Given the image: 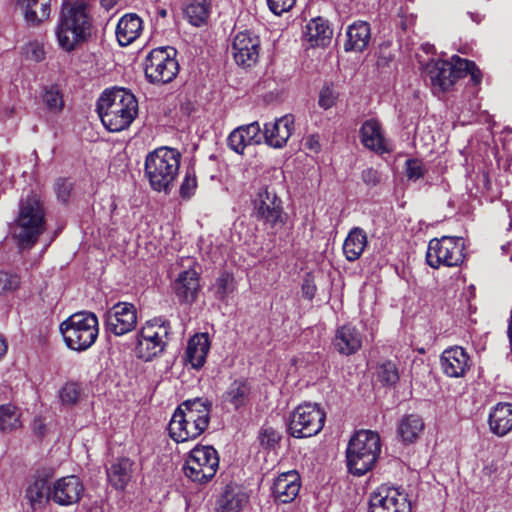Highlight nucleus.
Masks as SVG:
<instances>
[{
    "instance_id": "obj_1",
    "label": "nucleus",
    "mask_w": 512,
    "mask_h": 512,
    "mask_svg": "<svg viewBox=\"0 0 512 512\" xmlns=\"http://www.w3.org/2000/svg\"><path fill=\"white\" fill-rule=\"evenodd\" d=\"M212 403L204 398L188 399L175 410L169 425V435L177 443L199 437L208 427Z\"/></svg>"
},
{
    "instance_id": "obj_2",
    "label": "nucleus",
    "mask_w": 512,
    "mask_h": 512,
    "mask_svg": "<svg viewBox=\"0 0 512 512\" xmlns=\"http://www.w3.org/2000/svg\"><path fill=\"white\" fill-rule=\"evenodd\" d=\"M97 112L103 125L111 132L128 128L138 113L135 96L124 88L106 90L97 102Z\"/></svg>"
},
{
    "instance_id": "obj_3",
    "label": "nucleus",
    "mask_w": 512,
    "mask_h": 512,
    "mask_svg": "<svg viewBox=\"0 0 512 512\" xmlns=\"http://www.w3.org/2000/svg\"><path fill=\"white\" fill-rule=\"evenodd\" d=\"M45 231V212L35 195L21 199L19 212L10 226V234L19 250H30Z\"/></svg>"
},
{
    "instance_id": "obj_4",
    "label": "nucleus",
    "mask_w": 512,
    "mask_h": 512,
    "mask_svg": "<svg viewBox=\"0 0 512 512\" xmlns=\"http://www.w3.org/2000/svg\"><path fill=\"white\" fill-rule=\"evenodd\" d=\"M92 27V18L84 3L65 5L55 29L60 48L66 52L75 50L91 37Z\"/></svg>"
},
{
    "instance_id": "obj_5",
    "label": "nucleus",
    "mask_w": 512,
    "mask_h": 512,
    "mask_svg": "<svg viewBox=\"0 0 512 512\" xmlns=\"http://www.w3.org/2000/svg\"><path fill=\"white\" fill-rule=\"evenodd\" d=\"M181 154L169 147L150 152L145 159V175L153 190L168 193L178 175Z\"/></svg>"
},
{
    "instance_id": "obj_6",
    "label": "nucleus",
    "mask_w": 512,
    "mask_h": 512,
    "mask_svg": "<svg viewBox=\"0 0 512 512\" xmlns=\"http://www.w3.org/2000/svg\"><path fill=\"white\" fill-rule=\"evenodd\" d=\"M381 451L380 436L371 430L357 431L346 450L347 468L350 473L362 476L370 471Z\"/></svg>"
},
{
    "instance_id": "obj_7",
    "label": "nucleus",
    "mask_w": 512,
    "mask_h": 512,
    "mask_svg": "<svg viewBox=\"0 0 512 512\" xmlns=\"http://www.w3.org/2000/svg\"><path fill=\"white\" fill-rule=\"evenodd\" d=\"M60 332L66 345L75 351L91 347L98 337V318L92 312H77L60 324Z\"/></svg>"
},
{
    "instance_id": "obj_8",
    "label": "nucleus",
    "mask_w": 512,
    "mask_h": 512,
    "mask_svg": "<svg viewBox=\"0 0 512 512\" xmlns=\"http://www.w3.org/2000/svg\"><path fill=\"white\" fill-rule=\"evenodd\" d=\"M169 330V322L160 317L147 321L137 335L135 347L137 357L150 361L163 352Z\"/></svg>"
},
{
    "instance_id": "obj_9",
    "label": "nucleus",
    "mask_w": 512,
    "mask_h": 512,
    "mask_svg": "<svg viewBox=\"0 0 512 512\" xmlns=\"http://www.w3.org/2000/svg\"><path fill=\"white\" fill-rule=\"evenodd\" d=\"M463 251L464 241L461 237L444 236L441 239H432L428 244L426 261L432 268H439L441 265L459 266L465 258Z\"/></svg>"
},
{
    "instance_id": "obj_10",
    "label": "nucleus",
    "mask_w": 512,
    "mask_h": 512,
    "mask_svg": "<svg viewBox=\"0 0 512 512\" xmlns=\"http://www.w3.org/2000/svg\"><path fill=\"white\" fill-rule=\"evenodd\" d=\"M218 466V453L212 446H196L190 451L183 470L191 481L206 483L215 476Z\"/></svg>"
},
{
    "instance_id": "obj_11",
    "label": "nucleus",
    "mask_w": 512,
    "mask_h": 512,
    "mask_svg": "<svg viewBox=\"0 0 512 512\" xmlns=\"http://www.w3.org/2000/svg\"><path fill=\"white\" fill-rule=\"evenodd\" d=\"M174 55L175 50L169 47L153 49L147 55L144 70L149 82L165 84L176 77L179 66Z\"/></svg>"
},
{
    "instance_id": "obj_12",
    "label": "nucleus",
    "mask_w": 512,
    "mask_h": 512,
    "mask_svg": "<svg viewBox=\"0 0 512 512\" xmlns=\"http://www.w3.org/2000/svg\"><path fill=\"white\" fill-rule=\"evenodd\" d=\"M325 412L318 404L305 403L299 405L291 414L289 422L290 435L295 438H306L317 435L323 428Z\"/></svg>"
},
{
    "instance_id": "obj_13",
    "label": "nucleus",
    "mask_w": 512,
    "mask_h": 512,
    "mask_svg": "<svg viewBox=\"0 0 512 512\" xmlns=\"http://www.w3.org/2000/svg\"><path fill=\"white\" fill-rule=\"evenodd\" d=\"M254 216L258 221L271 229L281 228L285 225L287 214L284 212L282 200L274 189L265 187L260 189L253 201Z\"/></svg>"
},
{
    "instance_id": "obj_14",
    "label": "nucleus",
    "mask_w": 512,
    "mask_h": 512,
    "mask_svg": "<svg viewBox=\"0 0 512 512\" xmlns=\"http://www.w3.org/2000/svg\"><path fill=\"white\" fill-rule=\"evenodd\" d=\"M137 325V309L132 303L118 302L105 314V328L115 336L125 335Z\"/></svg>"
},
{
    "instance_id": "obj_15",
    "label": "nucleus",
    "mask_w": 512,
    "mask_h": 512,
    "mask_svg": "<svg viewBox=\"0 0 512 512\" xmlns=\"http://www.w3.org/2000/svg\"><path fill=\"white\" fill-rule=\"evenodd\" d=\"M407 495L394 487L381 486L371 493L368 512H410Z\"/></svg>"
},
{
    "instance_id": "obj_16",
    "label": "nucleus",
    "mask_w": 512,
    "mask_h": 512,
    "mask_svg": "<svg viewBox=\"0 0 512 512\" xmlns=\"http://www.w3.org/2000/svg\"><path fill=\"white\" fill-rule=\"evenodd\" d=\"M260 39L257 35L242 31L236 34L232 43V54L239 66L251 67L259 58Z\"/></svg>"
},
{
    "instance_id": "obj_17",
    "label": "nucleus",
    "mask_w": 512,
    "mask_h": 512,
    "mask_svg": "<svg viewBox=\"0 0 512 512\" xmlns=\"http://www.w3.org/2000/svg\"><path fill=\"white\" fill-rule=\"evenodd\" d=\"M172 289L181 305H192L201 289L200 272L195 266L181 271L175 278Z\"/></svg>"
},
{
    "instance_id": "obj_18",
    "label": "nucleus",
    "mask_w": 512,
    "mask_h": 512,
    "mask_svg": "<svg viewBox=\"0 0 512 512\" xmlns=\"http://www.w3.org/2000/svg\"><path fill=\"white\" fill-rule=\"evenodd\" d=\"M84 493V485L75 475L62 477L52 485V500L61 506L78 503Z\"/></svg>"
},
{
    "instance_id": "obj_19",
    "label": "nucleus",
    "mask_w": 512,
    "mask_h": 512,
    "mask_svg": "<svg viewBox=\"0 0 512 512\" xmlns=\"http://www.w3.org/2000/svg\"><path fill=\"white\" fill-rule=\"evenodd\" d=\"M440 364L448 377H462L470 368V356L461 346L449 347L442 352Z\"/></svg>"
},
{
    "instance_id": "obj_20",
    "label": "nucleus",
    "mask_w": 512,
    "mask_h": 512,
    "mask_svg": "<svg viewBox=\"0 0 512 512\" xmlns=\"http://www.w3.org/2000/svg\"><path fill=\"white\" fill-rule=\"evenodd\" d=\"M294 130V116L286 114L273 123L265 124V142L273 148H282L286 145Z\"/></svg>"
},
{
    "instance_id": "obj_21",
    "label": "nucleus",
    "mask_w": 512,
    "mask_h": 512,
    "mask_svg": "<svg viewBox=\"0 0 512 512\" xmlns=\"http://www.w3.org/2000/svg\"><path fill=\"white\" fill-rule=\"evenodd\" d=\"M425 74L434 92H445L455 83V76L447 61H430L425 66Z\"/></svg>"
},
{
    "instance_id": "obj_22",
    "label": "nucleus",
    "mask_w": 512,
    "mask_h": 512,
    "mask_svg": "<svg viewBox=\"0 0 512 512\" xmlns=\"http://www.w3.org/2000/svg\"><path fill=\"white\" fill-rule=\"evenodd\" d=\"M333 345L342 355L355 354L362 347V335L356 327L350 324L343 325L336 330Z\"/></svg>"
},
{
    "instance_id": "obj_23",
    "label": "nucleus",
    "mask_w": 512,
    "mask_h": 512,
    "mask_svg": "<svg viewBox=\"0 0 512 512\" xmlns=\"http://www.w3.org/2000/svg\"><path fill=\"white\" fill-rule=\"evenodd\" d=\"M300 490V476L292 470L280 474L274 481L272 492L274 498L281 503H290Z\"/></svg>"
},
{
    "instance_id": "obj_24",
    "label": "nucleus",
    "mask_w": 512,
    "mask_h": 512,
    "mask_svg": "<svg viewBox=\"0 0 512 512\" xmlns=\"http://www.w3.org/2000/svg\"><path fill=\"white\" fill-rule=\"evenodd\" d=\"M489 430L498 437L512 430V404L500 402L493 406L488 415Z\"/></svg>"
},
{
    "instance_id": "obj_25",
    "label": "nucleus",
    "mask_w": 512,
    "mask_h": 512,
    "mask_svg": "<svg viewBox=\"0 0 512 512\" xmlns=\"http://www.w3.org/2000/svg\"><path fill=\"white\" fill-rule=\"evenodd\" d=\"M141 18L135 13L125 14L120 18L116 27V38L120 46H128L142 33Z\"/></svg>"
},
{
    "instance_id": "obj_26",
    "label": "nucleus",
    "mask_w": 512,
    "mask_h": 512,
    "mask_svg": "<svg viewBox=\"0 0 512 512\" xmlns=\"http://www.w3.org/2000/svg\"><path fill=\"white\" fill-rule=\"evenodd\" d=\"M347 39L344 43L346 52H362L369 45L371 40V31L369 23L357 21L349 25L346 31Z\"/></svg>"
},
{
    "instance_id": "obj_27",
    "label": "nucleus",
    "mask_w": 512,
    "mask_h": 512,
    "mask_svg": "<svg viewBox=\"0 0 512 512\" xmlns=\"http://www.w3.org/2000/svg\"><path fill=\"white\" fill-rule=\"evenodd\" d=\"M360 137L362 144L372 151L380 154L389 151L382 133L381 126L379 122L374 119L366 120L362 124L360 129Z\"/></svg>"
},
{
    "instance_id": "obj_28",
    "label": "nucleus",
    "mask_w": 512,
    "mask_h": 512,
    "mask_svg": "<svg viewBox=\"0 0 512 512\" xmlns=\"http://www.w3.org/2000/svg\"><path fill=\"white\" fill-rule=\"evenodd\" d=\"M210 349L208 335L205 333L194 335L188 342L186 361L195 369L201 368Z\"/></svg>"
},
{
    "instance_id": "obj_29",
    "label": "nucleus",
    "mask_w": 512,
    "mask_h": 512,
    "mask_svg": "<svg viewBox=\"0 0 512 512\" xmlns=\"http://www.w3.org/2000/svg\"><path fill=\"white\" fill-rule=\"evenodd\" d=\"M247 501L248 496L240 487L229 484L217 502V512H240Z\"/></svg>"
},
{
    "instance_id": "obj_30",
    "label": "nucleus",
    "mask_w": 512,
    "mask_h": 512,
    "mask_svg": "<svg viewBox=\"0 0 512 512\" xmlns=\"http://www.w3.org/2000/svg\"><path fill=\"white\" fill-rule=\"evenodd\" d=\"M25 496L33 508L52 500V486L48 478L36 476L26 488Z\"/></svg>"
},
{
    "instance_id": "obj_31",
    "label": "nucleus",
    "mask_w": 512,
    "mask_h": 512,
    "mask_svg": "<svg viewBox=\"0 0 512 512\" xmlns=\"http://www.w3.org/2000/svg\"><path fill=\"white\" fill-rule=\"evenodd\" d=\"M304 37L312 47L314 46H327L332 37V30L327 22L321 17L312 19L307 25L304 32Z\"/></svg>"
},
{
    "instance_id": "obj_32",
    "label": "nucleus",
    "mask_w": 512,
    "mask_h": 512,
    "mask_svg": "<svg viewBox=\"0 0 512 512\" xmlns=\"http://www.w3.org/2000/svg\"><path fill=\"white\" fill-rule=\"evenodd\" d=\"M367 246V235L362 228L355 227L348 233L344 244L343 253L350 262L360 258Z\"/></svg>"
},
{
    "instance_id": "obj_33",
    "label": "nucleus",
    "mask_w": 512,
    "mask_h": 512,
    "mask_svg": "<svg viewBox=\"0 0 512 512\" xmlns=\"http://www.w3.org/2000/svg\"><path fill=\"white\" fill-rule=\"evenodd\" d=\"M51 0H19V5L24 10L25 20L32 25H37L46 20L50 15Z\"/></svg>"
},
{
    "instance_id": "obj_34",
    "label": "nucleus",
    "mask_w": 512,
    "mask_h": 512,
    "mask_svg": "<svg viewBox=\"0 0 512 512\" xmlns=\"http://www.w3.org/2000/svg\"><path fill=\"white\" fill-rule=\"evenodd\" d=\"M133 463L128 458L119 459L107 470L111 485L116 489H124L131 479Z\"/></svg>"
},
{
    "instance_id": "obj_35",
    "label": "nucleus",
    "mask_w": 512,
    "mask_h": 512,
    "mask_svg": "<svg viewBox=\"0 0 512 512\" xmlns=\"http://www.w3.org/2000/svg\"><path fill=\"white\" fill-rule=\"evenodd\" d=\"M424 422L419 415L409 414L400 420L398 424V435L405 443H413L422 433Z\"/></svg>"
},
{
    "instance_id": "obj_36",
    "label": "nucleus",
    "mask_w": 512,
    "mask_h": 512,
    "mask_svg": "<svg viewBox=\"0 0 512 512\" xmlns=\"http://www.w3.org/2000/svg\"><path fill=\"white\" fill-rule=\"evenodd\" d=\"M448 63L451 71H453V76H455V81L459 78L470 75L474 84L477 85L481 82L482 73L474 62L454 55L451 58V62Z\"/></svg>"
},
{
    "instance_id": "obj_37",
    "label": "nucleus",
    "mask_w": 512,
    "mask_h": 512,
    "mask_svg": "<svg viewBox=\"0 0 512 512\" xmlns=\"http://www.w3.org/2000/svg\"><path fill=\"white\" fill-rule=\"evenodd\" d=\"M250 386L246 381L236 380L232 382L225 393L223 400L238 409L245 406L249 400Z\"/></svg>"
},
{
    "instance_id": "obj_38",
    "label": "nucleus",
    "mask_w": 512,
    "mask_h": 512,
    "mask_svg": "<svg viewBox=\"0 0 512 512\" xmlns=\"http://www.w3.org/2000/svg\"><path fill=\"white\" fill-rule=\"evenodd\" d=\"M209 13V0H189V3L185 9L187 18L194 26H200L203 24L207 20Z\"/></svg>"
},
{
    "instance_id": "obj_39",
    "label": "nucleus",
    "mask_w": 512,
    "mask_h": 512,
    "mask_svg": "<svg viewBox=\"0 0 512 512\" xmlns=\"http://www.w3.org/2000/svg\"><path fill=\"white\" fill-rule=\"evenodd\" d=\"M21 426L20 414L11 404L0 406V431L11 432Z\"/></svg>"
},
{
    "instance_id": "obj_40",
    "label": "nucleus",
    "mask_w": 512,
    "mask_h": 512,
    "mask_svg": "<svg viewBox=\"0 0 512 512\" xmlns=\"http://www.w3.org/2000/svg\"><path fill=\"white\" fill-rule=\"evenodd\" d=\"M377 378L384 385H394L399 380L396 365L391 361L380 364L377 368Z\"/></svg>"
},
{
    "instance_id": "obj_41",
    "label": "nucleus",
    "mask_w": 512,
    "mask_h": 512,
    "mask_svg": "<svg viewBox=\"0 0 512 512\" xmlns=\"http://www.w3.org/2000/svg\"><path fill=\"white\" fill-rule=\"evenodd\" d=\"M215 294L220 300H224L234 289V277L230 273L224 272L216 280L215 283Z\"/></svg>"
},
{
    "instance_id": "obj_42",
    "label": "nucleus",
    "mask_w": 512,
    "mask_h": 512,
    "mask_svg": "<svg viewBox=\"0 0 512 512\" xmlns=\"http://www.w3.org/2000/svg\"><path fill=\"white\" fill-rule=\"evenodd\" d=\"M227 144L231 150L238 154H242L246 146L250 145L242 126L234 129L229 134Z\"/></svg>"
},
{
    "instance_id": "obj_43",
    "label": "nucleus",
    "mask_w": 512,
    "mask_h": 512,
    "mask_svg": "<svg viewBox=\"0 0 512 512\" xmlns=\"http://www.w3.org/2000/svg\"><path fill=\"white\" fill-rule=\"evenodd\" d=\"M20 276L8 271H0V295L16 291L20 286Z\"/></svg>"
},
{
    "instance_id": "obj_44",
    "label": "nucleus",
    "mask_w": 512,
    "mask_h": 512,
    "mask_svg": "<svg viewBox=\"0 0 512 512\" xmlns=\"http://www.w3.org/2000/svg\"><path fill=\"white\" fill-rule=\"evenodd\" d=\"M197 188V178L193 169H188L180 186V195L184 199L191 198Z\"/></svg>"
},
{
    "instance_id": "obj_45",
    "label": "nucleus",
    "mask_w": 512,
    "mask_h": 512,
    "mask_svg": "<svg viewBox=\"0 0 512 512\" xmlns=\"http://www.w3.org/2000/svg\"><path fill=\"white\" fill-rule=\"evenodd\" d=\"M258 439L261 446L267 449H274L281 439L278 431L272 427H263L259 433Z\"/></svg>"
},
{
    "instance_id": "obj_46",
    "label": "nucleus",
    "mask_w": 512,
    "mask_h": 512,
    "mask_svg": "<svg viewBox=\"0 0 512 512\" xmlns=\"http://www.w3.org/2000/svg\"><path fill=\"white\" fill-rule=\"evenodd\" d=\"M80 396V388L78 384L70 382L66 383L59 392L62 403L67 405L75 404Z\"/></svg>"
},
{
    "instance_id": "obj_47",
    "label": "nucleus",
    "mask_w": 512,
    "mask_h": 512,
    "mask_svg": "<svg viewBox=\"0 0 512 512\" xmlns=\"http://www.w3.org/2000/svg\"><path fill=\"white\" fill-rule=\"evenodd\" d=\"M425 172V167L420 160L408 159L406 161V176L409 180L417 181L424 176Z\"/></svg>"
},
{
    "instance_id": "obj_48",
    "label": "nucleus",
    "mask_w": 512,
    "mask_h": 512,
    "mask_svg": "<svg viewBox=\"0 0 512 512\" xmlns=\"http://www.w3.org/2000/svg\"><path fill=\"white\" fill-rule=\"evenodd\" d=\"M336 98L337 95L335 94L333 89L330 88L329 86H325L320 91L318 104L320 107L327 110L334 106Z\"/></svg>"
},
{
    "instance_id": "obj_49",
    "label": "nucleus",
    "mask_w": 512,
    "mask_h": 512,
    "mask_svg": "<svg viewBox=\"0 0 512 512\" xmlns=\"http://www.w3.org/2000/svg\"><path fill=\"white\" fill-rule=\"evenodd\" d=\"M242 127L250 145L260 143L261 128L258 122H252L248 125H243Z\"/></svg>"
},
{
    "instance_id": "obj_50",
    "label": "nucleus",
    "mask_w": 512,
    "mask_h": 512,
    "mask_svg": "<svg viewBox=\"0 0 512 512\" xmlns=\"http://www.w3.org/2000/svg\"><path fill=\"white\" fill-rule=\"evenodd\" d=\"M267 3L275 15H281L295 5V0H267Z\"/></svg>"
},
{
    "instance_id": "obj_51",
    "label": "nucleus",
    "mask_w": 512,
    "mask_h": 512,
    "mask_svg": "<svg viewBox=\"0 0 512 512\" xmlns=\"http://www.w3.org/2000/svg\"><path fill=\"white\" fill-rule=\"evenodd\" d=\"M72 187V183L67 179H58L55 184L58 199L62 202H67L72 191Z\"/></svg>"
},
{
    "instance_id": "obj_52",
    "label": "nucleus",
    "mask_w": 512,
    "mask_h": 512,
    "mask_svg": "<svg viewBox=\"0 0 512 512\" xmlns=\"http://www.w3.org/2000/svg\"><path fill=\"white\" fill-rule=\"evenodd\" d=\"M44 102L51 110H60L63 106L62 97L57 91H47L44 95Z\"/></svg>"
},
{
    "instance_id": "obj_53",
    "label": "nucleus",
    "mask_w": 512,
    "mask_h": 512,
    "mask_svg": "<svg viewBox=\"0 0 512 512\" xmlns=\"http://www.w3.org/2000/svg\"><path fill=\"white\" fill-rule=\"evenodd\" d=\"M361 178L363 182L369 187H374L380 182L379 172L371 167L362 171Z\"/></svg>"
},
{
    "instance_id": "obj_54",
    "label": "nucleus",
    "mask_w": 512,
    "mask_h": 512,
    "mask_svg": "<svg viewBox=\"0 0 512 512\" xmlns=\"http://www.w3.org/2000/svg\"><path fill=\"white\" fill-rule=\"evenodd\" d=\"M316 291H317V288H316V285L314 284L313 280L310 278H306L303 281V284L301 287L302 296L305 299L311 301L314 298Z\"/></svg>"
},
{
    "instance_id": "obj_55",
    "label": "nucleus",
    "mask_w": 512,
    "mask_h": 512,
    "mask_svg": "<svg viewBox=\"0 0 512 512\" xmlns=\"http://www.w3.org/2000/svg\"><path fill=\"white\" fill-rule=\"evenodd\" d=\"M28 55L36 62L42 61L45 57L43 46L38 43H32L29 46Z\"/></svg>"
},
{
    "instance_id": "obj_56",
    "label": "nucleus",
    "mask_w": 512,
    "mask_h": 512,
    "mask_svg": "<svg viewBox=\"0 0 512 512\" xmlns=\"http://www.w3.org/2000/svg\"><path fill=\"white\" fill-rule=\"evenodd\" d=\"M305 148L313 151L315 153L319 152L321 149V145L319 142V137L317 135H310L305 139L304 142Z\"/></svg>"
},
{
    "instance_id": "obj_57",
    "label": "nucleus",
    "mask_w": 512,
    "mask_h": 512,
    "mask_svg": "<svg viewBox=\"0 0 512 512\" xmlns=\"http://www.w3.org/2000/svg\"><path fill=\"white\" fill-rule=\"evenodd\" d=\"M8 345L3 336L0 335V359L3 358L7 353Z\"/></svg>"
},
{
    "instance_id": "obj_58",
    "label": "nucleus",
    "mask_w": 512,
    "mask_h": 512,
    "mask_svg": "<svg viewBox=\"0 0 512 512\" xmlns=\"http://www.w3.org/2000/svg\"><path fill=\"white\" fill-rule=\"evenodd\" d=\"M469 15H470V17H471L472 21H474L475 23H480V22H481V20H482L481 15H480V14H478V13H472V12H470V13H469Z\"/></svg>"
},
{
    "instance_id": "obj_59",
    "label": "nucleus",
    "mask_w": 512,
    "mask_h": 512,
    "mask_svg": "<svg viewBox=\"0 0 512 512\" xmlns=\"http://www.w3.org/2000/svg\"><path fill=\"white\" fill-rule=\"evenodd\" d=\"M423 49L426 51V52H431V50L433 49V46L430 45V44H425L423 45Z\"/></svg>"
},
{
    "instance_id": "obj_60",
    "label": "nucleus",
    "mask_w": 512,
    "mask_h": 512,
    "mask_svg": "<svg viewBox=\"0 0 512 512\" xmlns=\"http://www.w3.org/2000/svg\"><path fill=\"white\" fill-rule=\"evenodd\" d=\"M158 14H159L161 17H163V18H164V17H166V15H167V11H166L165 9H162V10H160V11L158 12Z\"/></svg>"
}]
</instances>
